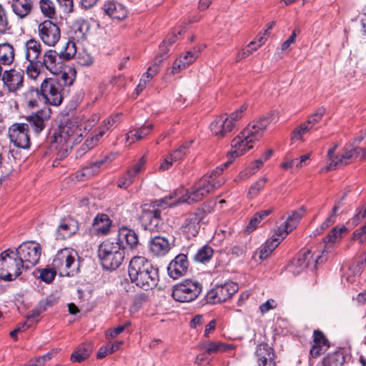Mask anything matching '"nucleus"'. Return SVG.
<instances>
[{
	"label": "nucleus",
	"instance_id": "obj_29",
	"mask_svg": "<svg viewBox=\"0 0 366 366\" xmlns=\"http://www.w3.org/2000/svg\"><path fill=\"white\" fill-rule=\"evenodd\" d=\"M150 252L156 257H163L170 250V244L167 239L155 236L149 242Z\"/></svg>",
	"mask_w": 366,
	"mask_h": 366
},
{
	"label": "nucleus",
	"instance_id": "obj_59",
	"mask_svg": "<svg viewBox=\"0 0 366 366\" xmlns=\"http://www.w3.org/2000/svg\"><path fill=\"white\" fill-rule=\"evenodd\" d=\"M131 325L130 322H127L123 325H119L116 327L112 328L106 332V337L107 339L114 338L121 334L129 325Z\"/></svg>",
	"mask_w": 366,
	"mask_h": 366
},
{
	"label": "nucleus",
	"instance_id": "obj_34",
	"mask_svg": "<svg viewBox=\"0 0 366 366\" xmlns=\"http://www.w3.org/2000/svg\"><path fill=\"white\" fill-rule=\"evenodd\" d=\"M200 347L202 349L204 350L205 353L208 355L224 352L233 347L231 345L225 344L219 341L203 342L200 345Z\"/></svg>",
	"mask_w": 366,
	"mask_h": 366
},
{
	"label": "nucleus",
	"instance_id": "obj_19",
	"mask_svg": "<svg viewBox=\"0 0 366 366\" xmlns=\"http://www.w3.org/2000/svg\"><path fill=\"white\" fill-rule=\"evenodd\" d=\"M24 73L21 69L6 70L2 75V80L11 92H16L24 85Z\"/></svg>",
	"mask_w": 366,
	"mask_h": 366
},
{
	"label": "nucleus",
	"instance_id": "obj_18",
	"mask_svg": "<svg viewBox=\"0 0 366 366\" xmlns=\"http://www.w3.org/2000/svg\"><path fill=\"white\" fill-rule=\"evenodd\" d=\"M189 265L187 256L184 254H179L169 264L168 274L173 280H177L187 273Z\"/></svg>",
	"mask_w": 366,
	"mask_h": 366
},
{
	"label": "nucleus",
	"instance_id": "obj_62",
	"mask_svg": "<svg viewBox=\"0 0 366 366\" xmlns=\"http://www.w3.org/2000/svg\"><path fill=\"white\" fill-rule=\"evenodd\" d=\"M247 108V106L246 104H243L228 117L229 121H231L234 124V127H236L237 122L242 118L243 112L246 111Z\"/></svg>",
	"mask_w": 366,
	"mask_h": 366
},
{
	"label": "nucleus",
	"instance_id": "obj_8",
	"mask_svg": "<svg viewBox=\"0 0 366 366\" xmlns=\"http://www.w3.org/2000/svg\"><path fill=\"white\" fill-rule=\"evenodd\" d=\"M325 250L322 252V255H317L314 257V254L310 249H302L292 259L290 265V270L295 274H299L310 267L315 268L318 264H321L326 260V257L323 256Z\"/></svg>",
	"mask_w": 366,
	"mask_h": 366
},
{
	"label": "nucleus",
	"instance_id": "obj_25",
	"mask_svg": "<svg viewBox=\"0 0 366 366\" xmlns=\"http://www.w3.org/2000/svg\"><path fill=\"white\" fill-rule=\"evenodd\" d=\"M79 229L78 222L73 218L61 220L56 231V239H66L74 235Z\"/></svg>",
	"mask_w": 366,
	"mask_h": 366
},
{
	"label": "nucleus",
	"instance_id": "obj_23",
	"mask_svg": "<svg viewBox=\"0 0 366 366\" xmlns=\"http://www.w3.org/2000/svg\"><path fill=\"white\" fill-rule=\"evenodd\" d=\"M258 366H276L273 348L267 343L259 344L255 351Z\"/></svg>",
	"mask_w": 366,
	"mask_h": 366
},
{
	"label": "nucleus",
	"instance_id": "obj_60",
	"mask_svg": "<svg viewBox=\"0 0 366 366\" xmlns=\"http://www.w3.org/2000/svg\"><path fill=\"white\" fill-rule=\"evenodd\" d=\"M97 145L95 139L88 138L77 151V154L82 156Z\"/></svg>",
	"mask_w": 366,
	"mask_h": 366
},
{
	"label": "nucleus",
	"instance_id": "obj_16",
	"mask_svg": "<svg viewBox=\"0 0 366 366\" xmlns=\"http://www.w3.org/2000/svg\"><path fill=\"white\" fill-rule=\"evenodd\" d=\"M51 113V111L49 108H44L26 117L28 129L30 128L36 134H40L50 121Z\"/></svg>",
	"mask_w": 366,
	"mask_h": 366
},
{
	"label": "nucleus",
	"instance_id": "obj_39",
	"mask_svg": "<svg viewBox=\"0 0 366 366\" xmlns=\"http://www.w3.org/2000/svg\"><path fill=\"white\" fill-rule=\"evenodd\" d=\"M91 352L90 345H83L71 354L70 360L72 362H81L89 357Z\"/></svg>",
	"mask_w": 366,
	"mask_h": 366
},
{
	"label": "nucleus",
	"instance_id": "obj_15",
	"mask_svg": "<svg viewBox=\"0 0 366 366\" xmlns=\"http://www.w3.org/2000/svg\"><path fill=\"white\" fill-rule=\"evenodd\" d=\"M144 229L150 232H159L164 227L161 210L158 209H144L140 217Z\"/></svg>",
	"mask_w": 366,
	"mask_h": 366
},
{
	"label": "nucleus",
	"instance_id": "obj_5",
	"mask_svg": "<svg viewBox=\"0 0 366 366\" xmlns=\"http://www.w3.org/2000/svg\"><path fill=\"white\" fill-rule=\"evenodd\" d=\"M77 252L70 248H64L57 252L51 266L61 277H74L79 271L80 264Z\"/></svg>",
	"mask_w": 366,
	"mask_h": 366
},
{
	"label": "nucleus",
	"instance_id": "obj_37",
	"mask_svg": "<svg viewBox=\"0 0 366 366\" xmlns=\"http://www.w3.org/2000/svg\"><path fill=\"white\" fill-rule=\"evenodd\" d=\"M39 8L41 14L49 20L56 16V8L52 0H39Z\"/></svg>",
	"mask_w": 366,
	"mask_h": 366
},
{
	"label": "nucleus",
	"instance_id": "obj_1",
	"mask_svg": "<svg viewBox=\"0 0 366 366\" xmlns=\"http://www.w3.org/2000/svg\"><path fill=\"white\" fill-rule=\"evenodd\" d=\"M98 114L87 116L79 115L75 117L61 120L59 126L54 129L48 136L51 149L56 150L61 158L64 157L77 138L87 134L99 121Z\"/></svg>",
	"mask_w": 366,
	"mask_h": 366
},
{
	"label": "nucleus",
	"instance_id": "obj_64",
	"mask_svg": "<svg viewBox=\"0 0 366 366\" xmlns=\"http://www.w3.org/2000/svg\"><path fill=\"white\" fill-rule=\"evenodd\" d=\"M133 181L131 178L127 176V174H124L122 177H121L117 182V187L121 189H127L132 184Z\"/></svg>",
	"mask_w": 366,
	"mask_h": 366
},
{
	"label": "nucleus",
	"instance_id": "obj_30",
	"mask_svg": "<svg viewBox=\"0 0 366 366\" xmlns=\"http://www.w3.org/2000/svg\"><path fill=\"white\" fill-rule=\"evenodd\" d=\"M104 13L110 18L117 20H123L127 16V9L122 4L117 1H109L103 5Z\"/></svg>",
	"mask_w": 366,
	"mask_h": 366
},
{
	"label": "nucleus",
	"instance_id": "obj_48",
	"mask_svg": "<svg viewBox=\"0 0 366 366\" xmlns=\"http://www.w3.org/2000/svg\"><path fill=\"white\" fill-rule=\"evenodd\" d=\"M277 246L278 242L271 239L267 240L259 252V258L262 260L267 259Z\"/></svg>",
	"mask_w": 366,
	"mask_h": 366
},
{
	"label": "nucleus",
	"instance_id": "obj_46",
	"mask_svg": "<svg viewBox=\"0 0 366 366\" xmlns=\"http://www.w3.org/2000/svg\"><path fill=\"white\" fill-rule=\"evenodd\" d=\"M214 253L213 249L208 246L204 245L201 248H199L194 255V260L197 262H199L202 263H204L208 262L212 257Z\"/></svg>",
	"mask_w": 366,
	"mask_h": 366
},
{
	"label": "nucleus",
	"instance_id": "obj_57",
	"mask_svg": "<svg viewBox=\"0 0 366 366\" xmlns=\"http://www.w3.org/2000/svg\"><path fill=\"white\" fill-rule=\"evenodd\" d=\"M164 59L163 56L159 54V56H157L155 58V63L154 65L149 66L147 69V71L145 72L146 77L147 78V81H150L158 72L159 70V64Z\"/></svg>",
	"mask_w": 366,
	"mask_h": 366
},
{
	"label": "nucleus",
	"instance_id": "obj_55",
	"mask_svg": "<svg viewBox=\"0 0 366 366\" xmlns=\"http://www.w3.org/2000/svg\"><path fill=\"white\" fill-rule=\"evenodd\" d=\"M192 144L191 142H187L180 146L178 149L174 150L169 154L173 158V159L177 162L182 159L188 152L189 148Z\"/></svg>",
	"mask_w": 366,
	"mask_h": 366
},
{
	"label": "nucleus",
	"instance_id": "obj_7",
	"mask_svg": "<svg viewBox=\"0 0 366 366\" xmlns=\"http://www.w3.org/2000/svg\"><path fill=\"white\" fill-rule=\"evenodd\" d=\"M202 291V285L197 280L187 279L175 285L172 297L179 302H189L196 300Z\"/></svg>",
	"mask_w": 366,
	"mask_h": 366
},
{
	"label": "nucleus",
	"instance_id": "obj_4",
	"mask_svg": "<svg viewBox=\"0 0 366 366\" xmlns=\"http://www.w3.org/2000/svg\"><path fill=\"white\" fill-rule=\"evenodd\" d=\"M123 246L115 241L104 240L98 248V256L102 267L107 270L118 268L124 259Z\"/></svg>",
	"mask_w": 366,
	"mask_h": 366
},
{
	"label": "nucleus",
	"instance_id": "obj_43",
	"mask_svg": "<svg viewBox=\"0 0 366 366\" xmlns=\"http://www.w3.org/2000/svg\"><path fill=\"white\" fill-rule=\"evenodd\" d=\"M27 61L29 64L26 66V72L29 78L36 79L40 74L41 69L44 67L41 61L39 59Z\"/></svg>",
	"mask_w": 366,
	"mask_h": 366
},
{
	"label": "nucleus",
	"instance_id": "obj_42",
	"mask_svg": "<svg viewBox=\"0 0 366 366\" xmlns=\"http://www.w3.org/2000/svg\"><path fill=\"white\" fill-rule=\"evenodd\" d=\"M76 54V46L74 41L69 39L62 49L60 51V56L64 61H69L74 58Z\"/></svg>",
	"mask_w": 366,
	"mask_h": 366
},
{
	"label": "nucleus",
	"instance_id": "obj_6",
	"mask_svg": "<svg viewBox=\"0 0 366 366\" xmlns=\"http://www.w3.org/2000/svg\"><path fill=\"white\" fill-rule=\"evenodd\" d=\"M23 264L14 249H7L0 254V278L13 281L22 273Z\"/></svg>",
	"mask_w": 366,
	"mask_h": 366
},
{
	"label": "nucleus",
	"instance_id": "obj_58",
	"mask_svg": "<svg viewBox=\"0 0 366 366\" xmlns=\"http://www.w3.org/2000/svg\"><path fill=\"white\" fill-rule=\"evenodd\" d=\"M292 231L289 230V228L287 225H285L284 223L281 224V226L277 229V232H275V234L277 236V237H275L273 236L271 239L273 242H278V245L280 243L287 237V235L291 232Z\"/></svg>",
	"mask_w": 366,
	"mask_h": 366
},
{
	"label": "nucleus",
	"instance_id": "obj_20",
	"mask_svg": "<svg viewBox=\"0 0 366 366\" xmlns=\"http://www.w3.org/2000/svg\"><path fill=\"white\" fill-rule=\"evenodd\" d=\"M159 282V269L152 265L149 269H145V272L137 280H133L132 282L144 290H152Z\"/></svg>",
	"mask_w": 366,
	"mask_h": 366
},
{
	"label": "nucleus",
	"instance_id": "obj_38",
	"mask_svg": "<svg viewBox=\"0 0 366 366\" xmlns=\"http://www.w3.org/2000/svg\"><path fill=\"white\" fill-rule=\"evenodd\" d=\"M345 357L342 352L335 351L329 354L322 360L324 366H342L345 363Z\"/></svg>",
	"mask_w": 366,
	"mask_h": 366
},
{
	"label": "nucleus",
	"instance_id": "obj_49",
	"mask_svg": "<svg viewBox=\"0 0 366 366\" xmlns=\"http://www.w3.org/2000/svg\"><path fill=\"white\" fill-rule=\"evenodd\" d=\"M183 29H181L177 32L174 31L171 34L168 35V36L162 42V44L159 46L161 56H164V55H165L167 53L168 49L167 45H172V44H174L177 39V35H180Z\"/></svg>",
	"mask_w": 366,
	"mask_h": 366
},
{
	"label": "nucleus",
	"instance_id": "obj_26",
	"mask_svg": "<svg viewBox=\"0 0 366 366\" xmlns=\"http://www.w3.org/2000/svg\"><path fill=\"white\" fill-rule=\"evenodd\" d=\"M184 192L183 189H179L174 191L169 195L165 196L163 198L155 199L150 204L153 209H166L167 207H175L178 204H182L183 202H179L181 199V194Z\"/></svg>",
	"mask_w": 366,
	"mask_h": 366
},
{
	"label": "nucleus",
	"instance_id": "obj_10",
	"mask_svg": "<svg viewBox=\"0 0 366 366\" xmlns=\"http://www.w3.org/2000/svg\"><path fill=\"white\" fill-rule=\"evenodd\" d=\"M37 35L39 39L50 47L55 46L61 38V29L57 24L46 19L39 24Z\"/></svg>",
	"mask_w": 366,
	"mask_h": 366
},
{
	"label": "nucleus",
	"instance_id": "obj_31",
	"mask_svg": "<svg viewBox=\"0 0 366 366\" xmlns=\"http://www.w3.org/2000/svg\"><path fill=\"white\" fill-rule=\"evenodd\" d=\"M199 52V50H196L195 49H194V50L188 51L182 58H180L174 62L172 68V73L175 74L183 69H185L197 59Z\"/></svg>",
	"mask_w": 366,
	"mask_h": 366
},
{
	"label": "nucleus",
	"instance_id": "obj_13",
	"mask_svg": "<svg viewBox=\"0 0 366 366\" xmlns=\"http://www.w3.org/2000/svg\"><path fill=\"white\" fill-rule=\"evenodd\" d=\"M203 219V209H195L186 216L180 229L187 239H190L198 234L200 229V222Z\"/></svg>",
	"mask_w": 366,
	"mask_h": 366
},
{
	"label": "nucleus",
	"instance_id": "obj_22",
	"mask_svg": "<svg viewBox=\"0 0 366 366\" xmlns=\"http://www.w3.org/2000/svg\"><path fill=\"white\" fill-rule=\"evenodd\" d=\"M115 242L123 246L124 251L127 249L132 250L138 246L139 237L134 230L127 227H122L119 229Z\"/></svg>",
	"mask_w": 366,
	"mask_h": 366
},
{
	"label": "nucleus",
	"instance_id": "obj_40",
	"mask_svg": "<svg viewBox=\"0 0 366 366\" xmlns=\"http://www.w3.org/2000/svg\"><path fill=\"white\" fill-rule=\"evenodd\" d=\"M266 40V37L260 36L258 39L259 44L257 46H255L256 43L254 41H251L244 49L238 53L236 61H239L249 56L253 51H256L263 44Z\"/></svg>",
	"mask_w": 366,
	"mask_h": 366
},
{
	"label": "nucleus",
	"instance_id": "obj_21",
	"mask_svg": "<svg viewBox=\"0 0 366 366\" xmlns=\"http://www.w3.org/2000/svg\"><path fill=\"white\" fill-rule=\"evenodd\" d=\"M41 61L44 67L54 74H59L63 68V58L56 50H46Z\"/></svg>",
	"mask_w": 366,
	"mask_h": 366
},
{
	"label": "nucleus",
	"instance_id": "obj_41",
	"mask_svg": "<svg viewBox=\"0 0 366 366\" xmlns=\"http://www.w3.org/2000/svg\"><path fill=\"white\" fill-rule=\"evenodd\" d=\"M40 92L38 89L31 88L25 94V103L28 108L34 109L38 107Z\"/></svg>",
	"mask_w": 366,
	"mask_h": 366
},
{
	"label": "nucleus",
	"instance_id": "obj_3",
	"mask_svg": "<svg viewBox=\"0 0 366 366\" xmlns=\"http://www.w3.org/2000/svg\"><path fill=\"white\" fill-rule=\"evenodd\" d=\"M230 163V161H227L222 166L217 167L204 174L189 189L185 191V194L181 196L179 202L188 204L197 202L214 192L224 183V178L220 176L224 169L227 168Z\"/></svg>",
	"mask_w": 366,
	"mask_h": 366
},
{
	"label": "nucleus",
	"instance_id": "obj_17",
	"mask_svg": "<svg viewBox=\"0 0 366 366\" xmlns=\"http://www.w3.org/2000/svg\"><path fill=\"white\" fill-rule=\"evenodd\" d=\"M212 134L218 139L227 137L235 128L234 124L229 121L228 116L224 114L218 116L209 126Z\"/></svg>",
	"mask_w": 366,
	"mask_h": 366
},
{
	"label": "nucleus",
	"instance_id": "obj_14",
	"mask_svg": "<svg viewBox=\"0 0 366 366\" xmlns=\"http://www.w3.org/2000/svg\"><path fill=\"white\" fill-rule=\"evenodd\" d=\"M9 137L11 142L19 148L28 149L30 147L28 124L14 123L9 128Z\"/></svg>",
	"mask_w": 366,
	"mask_h": 366
},
{
	"label": "nucleus",
	"instance_id": "obj_27",
	"mask_svg": "<svg viewBox=\"0 0 366 366\" xmlns=\"http://www.w3.org/2000/svg\"><path fill=\"white\" fill-rule=\"evenodd\" d=\"M330 347L328 340L324 333L315 330L313 332V345L310 350V354L313 358L318 357Z\"/></svg>",
	"mask_w": 366,
	"mask_h": 366
},
{
	"label": "nucleus",
	"instance_id": "obj_47",
	"mask_svg": "<svg viewBox=\"0 0 366 366\" xmlns=\"http://www.w3.org/2000/svg\"><path fill=\"white\" fill-rule=\"evenodd\" d=\"M344 232H347V229L345 226H342L341 227H333L330 232L324 239V242L326 244L325 247H327L330 244H334L337 238L342 237L341 235Z\"/></svg>",
	"mask_w": 366,
	"mask_h": 366
},
{
	"label": "nucleus",
	"instance_id": "obj_44",
	"mask_svg": "<svg viewBox=\"0 0 366 366\" xmlns=\"http://www.w3.org/2000/svg\"><path fill=\"white\" fill-rule=\"evenodd\" d=\"M88 26L86 22L76 23L73 26V33L70 39L73 41H80L86 39V31Z\"/></svg>",
	"mask_w": 366,
	"mask_h": 366
},
{
	"label": "nucleus",
	"instance_id": "obj_12",
	"mask_svg": "<svg viewBox=\"0 0 366 366\" xmlns=\"http://www.w3.org/2000/svg\"><path fill=\"white\" fill-rule=\"evenodd\" d=\"M40 94L46 102L52 106H59L62 103L63 97L58 82L51 78L44 79L41 84Z\"/></svg>",
	"mask_w": 366,
	"mask_h": 366
},
{
	"label": "nucleus",
	"instance_id": "obj_36",
	"mask_svg": "<svg viewBox=\"0 0 366 366\" xmlns=\"http://www.w3.org/2000/svg\"><path fill=\"white\" fill-rule=\"evenodd\" d=\"M153 128V125L149 124L143 125L140 128L130 130L127 134V140L130 143H134L135 141L142 139L144 137L148 135Z\"/></svg>",
	"mask_w": 366,
	"mask_h": 366
},
{
	"label": "nucleus",
	"instance_id": "obj_50",
	"mask_svg": "<svg viewBox=\"0 0 366 366\" xmlns=\"http://www.w3.org/2000/svg\"><path fill=\"white\" fill-rule=\"evenodd\" d=\"M355 150H346L340 156L335 157V159L332 160L335 167H340L342 165H347L350 163V159L354 155Z\"/></svg>",
	"mask_w": 366,
	"mask_h": 366
},
{
	"label": "nucleus",
	"instance_id": "obj_53",
	"mask_svg": "<svg viewBox=\"0 0 366 366\" xmlns=\"http://www.w3.org/2000/svg\"><path fill=\"white\" fill-rule=\"evenodd\" d=\"M311 129H312V127L310 124H307V122L301 123L292 133V140L302 139V136L307 134Z\"/></svg>",
	"mask_w": 366,
	"mask_h": 366
},
{
	"label": "nucleus",
	"instance_id": "obj_61",
	"mask_svg": "<svg viewBox=\"0 0 366 366\" xmlns=\"http://www.w3.org/2000/svg\"><path fill=\"white\" fill-rule=\"evenodd\" d=\"M94 176L92 169L89 167V165L84 167L81 170L76 172V178L79 181H84L85 179H88Z\"/></svg>",
	"mask_w": 366,
	"mask_h": 366
},
{
	"label": "nucleus",
	"instance_id": "obj_35",
	"mask_svg": "<svg viewBox=\"0 0 366 366\" xmlns=\"http://www.w3.org/2000/svg\"><path fill=\"white\" fill-rule=\"evenodd\" d=\"M15 49L9 43L0 44V64L10 66L14 61Z\"/></svg>",
	"mask_w": 366,
	"mask_h": 366
},
{
	"label": "nucleus",
	"instance_id": "obj_28",
	"mask_svg": "<svg viewBox=\"0 0 366 366\" xmlns=\"http://www.w3.org/2000/svg\"><path fill=\"white\" fill-rule=\"evenodd\" d=\"M10 5L12 12L19 20L30 16L34 6L32 0H11Z\"/></svg>",
	"mask_w": 366,
	"mask_h": 366
},
{
	"label": "nucleus",
	"instance_id": "obj_51",
	"mask_svg": "<svg viewBox=\"0 0 366 366\" xmlns=\"http://www.w3.org/2000/svg\"><path fill=\"white\" fill-rule=\"evenodd\" d=\"M267 179L265 177L258 179L255 183L251 185L249 189L247 196L252 199L258 195L259 192L265 187Z\"/></svg>",
	"mask_w": 366,
	"mask_h": 366
},
{
	"label": "nucleus",
	"instance_id": "obj_56",
	"mask_svg": "<svg viewBox=\"0 0 366 366\" xmlns=\"http://www.w3.org/2000/svg\"><path fill=\"white\" fill-rule=\"evenodd\" d=\"M57 273L58 271L51 266V268L41 269L39 278L46 283H50L54 280Z\"/></svg>",
	"mask_w": 366,
	"mask_h": 366
},
{
	"label": "nucleus",
	"instance_id": "obj_54",
	"mask_svg": "<svg viewBox=\"0 0 366 366\" xmlns=\"http://www.w3.org/2000/svg\"><path fill=\"white\" fill-rule=\"evenodd\" d=\"M11 29L6 10L0 4V32L5 33Z\"/></svg>",
	"mask_w": 366,
	"mask_h": 366
},
{
	"label": "nucleus",
	"instance_id": "obj_33",
	"mask_svg": "<svg viewBox=\"0 0 366 366\" xmlns=\"http://www.w3.org/2000/svg\"><path fill=\"white\" fill-rule=\"evenodd\" d=\"M24 51L26 60L39 59L41 53V44L35 39H30L24 44Z\"/></svg>",
	"mask_w": 366,
	"mask_h": 366
},
{
	"label": "nucleus",
	"instance_id": "obj_24",
	"mask_svg": "<svg viewBox=\"0 0 366 366\" xmlns=\"http://www.w3.org/2000/svg\"><path fill=\"white\" fill-rule=\"evenodd\" d=\"M152 264L144 257H134L129 262L128 272L131 282L137 280L138 276L145 272V269H149Z\"/></svg>",
	"mask_w": 366,
	"mask_h": 366
},
{
	"label": "nucleus",
	"instance_id": "obj_63",
	"mask_svg": "<svg viewBox=\"0 0 366 366\" xmlns=\"http://www.w3.org/2000/svg\"><path fill=\"white\" fill-rule=\"evenodd\" d=\"M261 221L262 220L260 216L256 213L249 222L246 228L247 232H251L254 230L261 222Z\"/></svg>",
	"mask_w": 366,
	"mask_h": 366
},
{
	"label": "nucleus",
	"instance_id": "obj_9",
	"mask_svg": "<svg viewBox=\"0 0 366 366\" xmlns=\"http://www.w3.org/2000/svg\"><path fill=\"white\" fill-rule=\"evenodd\" d=\"M23 268L28 270L35 266L39 261L41 254V247L39 244L35 242H25L18 247L14 248Z\"/></svg>",
	"mask_w": 366,
	"mask_h": 366
},
{
	"label": "nucleus",
	"instance_id": "obj_11",
	"mask_svg": "<svg viewBox=\"0 0 366 366\" xmlns=\"http://www.w3.org/2000/svg\"><path fill=\"white\" fill-rule=\"evenodd\" d=\"M238 285L233 282L217 285L207 293V302L215 305L226 302L238 291Z\"/></svg>",
	"mask_w": 366,
	"mask_h": 366
},
{
	"label": "nucleus",
	"instance_id": "obj_45",
	"mask_svg": "<svg viewBox=\"0 0 366 366\" xmlns=\"http://www.w3.org/2000/svg\"><path fill=\"white\" fill-rule=\"evenodd\" d=\"M264 164V161L261 159H256L250 163V164L242 172L239 173V177L242 179H245L254 174Z\"/></svg>",
	"mask_w": 366,
	"mask_h": 366
},
{
	"label": "nucleus",
	"instance_id": "obj_2",
	"mask_svg": "<svg viewBox=\"0 0 366 366\" xmlns=\"http://www.w3.org/2000/svg\"><path fill=\"white\" fill-rule=\"evenodd\" d=\"M272 114H268L262 116L250 122L236 137L232 141V151L231 154L236 157L243 155L260 140L268 125L273 121Z\"/></svg>",
	"mask_w": 366,
	"mask_h": 366
},
{
	"label": "nucleus",
	"instance_id": "obj_32",
	"mask_svg": "<svg viewBox=\"0 0 366 366\" xmlns=\"http://www.w3.org/2000/svg\"><path fill=\"white\" fill-rule=\"evenodd\" d=\"M112 222L106 214H98L93 221V227L99 235H107L111 227Z\"/></svg>",
	"mask_w": 366,
	"mask_h": 366
},
{
	"label": "nucleus",
	"instance_id": "obj_52",
	"mask_svg": "<svg viewBox=\"0 0 366 366\" xmlns=\"http://www.w3.org/2000/svg\"><path fill=\"white\" fill-rule=\"evenodd\" d=\"M326 113V108L325 107H318L309 117L306 121L307 124H310L312 128L313 127L320 122L323 116Z\"/></svg>",
	"mask_w": 366,
	"mask_h": 366
}]
</instances>
